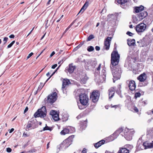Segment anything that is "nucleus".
Returning <instances> with one entry per match:
<instances>
[{"label": "nucleus", "instance_id": "obj_1", "mask_svg": "<svg viewBox=\"0 0 153 153\" xmlns=\"http://www.w3.org/2000/svg\"><path fill=\"white\" fill-rule=\"evenodd\" d=\"M120 55L117 51H113L111 54V68L114 78L113 82L114 80L119 79L120 77L122 71L119 66L116 68L115 66L117 65L119 62Z\"/></svg>", "mask_w": 153, "mask_h": 153}, {"label": "nucleus", "instance_id": "obj_2", "mask_svg": "<svg viewBox=\"0 0 153 153\" xmlns=\"http://www.w3.org/2000/svg\"><path fill=\"white\" fill-rule=\"evenodd\" d=\"M46 114V110L45 107L43 106L41 108L39 109L35 113L34 116L35 117H40L43 118L45 117Z\"/></svg>", "mask_w": 153, "mask_h": 153}, {"label": "nucleus", "instance_id": "obj_3", "mask_svg": "<svg viewBox=\"0 0 153 153\" xmlns=\"http://www.w3.org/2000/svg\"><path fill=\"white\" fill-rule=\"evenodd\" d=\"M135 132L133 129H129L126 128L124 131L125 138L128 140H130L132 139V136Z\"/></svg>", "mask_w": 153, "mask_h": 153}, {"label": "nucleus", "instance_id": "obj_4", "mask_svg": "<svg viewBox=\"0 0 153 153\" xmlns=\"http://www.w3.org/2000/svg\"><path fill=\"white\" fill-rule=\"evenodd\" d=\"M74 137V136L73 135L69 136L68 138L63 141L60 144V147L64 148L68 147L71 144Z\"/></svg>", "mask_w": 153, "mask_h": 153}, {"label": "nucleus", "instance_id": "obj_5", "mask_svg": "<svg viewBox=\"0 0 153 153\" xmlns=\"http://www.w3.org/2000/svg\"><path fill=\"white\" fill-rule=\"evenodd\" d=\"M57 94L56 92H54L50 94L48 97L47 102L52 104L57 100Z\"/></svg>", "mask_w": 153, "mask_h": 153}, {"label": "nucleus", "instance_id": "obj_6", "mask_svg": "<svg viewBox=\"0 0 153 153\" xmlns=\"http://www.w3.org/2000/svg\"><path fill=\"white\" fill-rule=\"evenodd\" d=\"M79 101L83 105H86L88 100L87 95L85 94H82L79 95Z\"/></svg>", "mask_w": 153, "mask_h": 153}, {"label": "nucleus", "instance_id": "obj_7", "mask_svg": "<svg viewBox=\"0 0 153 153\" xmlns=\"http://www.w3.org/2000/svg\"><path fill=\"white\" fill-rule=\"evenodd\" d=\"M146 25L143 23H141L136 25L135 29L138 33L143 32L145 30L146 27Z\"/></svg>", "mask_w": 153, "mask_h": 153}, {"label": "nucleus", "instance_id": "obj_8", "mask_svg": "<svg viewBox=\"0 0 153 153\" xmlns=\"http://www.w3.org/2000/svg\"><path fill=\"white\" fill-rule=\"evenodd\" d=\"M100 94L98 91H93L90 96V98L94 102H97L98 100Z\"/></svg>", "mask_w": 153, "mask_h": 153}, {"label": "nucleus", "instance_id": "obj_9", "mask_svg": "<svg viewBox=\"0 0 153 153\" xmlns=\"http://www.w3.org/2000/svg\"><path fill=\"white\" fill-rule=\"evenodd\" d=\"M35 123V122L33 120H31L30 121H28L25 128L26 130L28 131L30 129L34 128H32V127Z\"/></svg>", "mask_w": 153, "mask_h": 153}, {"label": "nucleus", "instance_id": "obj_10", "mask_svg": "<svg viewBox=\"0 0 153 153\" xmlns=\"http://www.w3.org/2000/svg\"><path fill=\"white\" fill-rule=\"evenodd\" d=\"M76 66L73 65V63H71L66 67L65 71H67L70 73H71L73 72Z\"/></svg>", "mask_w": 153, "mask_h": 153}, {"label": "nucleus", "instance_id": "obj_11", "mask_svg": "<svg viewBox=\"0 0 153 153\" xmlns=\"http://www.w3.org/2000/svg\"><path fill=\"white\" fill-rule=\"evenodd\" d=\"M111 37H108L105 41L104 45L105 47V49L108 50L109 49L110 43L111 41Z\"/></svg>", "mask_w": 153, "mask_h": 153}, {"label": "nucleus", "instance_id": "obj_12", "mask_svg": "<svg viewBox=\"0 0 153 153\" xmlns=\"http://www.w3.org/2000/svg\"><path fill=\"white\" fill-rule=\"evenodd\" d=\"M128 87L129 89L131 91H134L135 90L136 85L134 81V80H131L128 84Z\"/></svg>", "mask_w": 153, "mask_h": 153}, {"label": "nucleus", "instance_id": "obj_13", "mask_svg": "<svg viewBox=\"0 0 153 153\" xmlns=\"http://www.w3.org/2000/svg\"><path fill=\"white\" fill-rule=\"evenodd\" d=\"M70 83V82L68 79H64L62 81V90L64 91V89L66 88V86Z\"/></svg>", "mask_w": 153, "mask_h": 153}, {"label": "nucleus", "instance_id": "obj_14", "mask_svg": "<svg viewBox=\"0 0 153 153\" xmlns=\"http://www.w3.org/2000/svg\"><path fill=\"white\" fill-rule=\"evenodd\" d=\"M137 78L141 82H144L146 79V76L145 73H144L140 74Z\"/></svg>", "mask_w": 153, "mask_h": 153}, {"label": "nucleus", "instance_id": "obj_15", "mask_svg": "<svg viewBox=\"0 0 153 153\" xmlns=\"http://www.w3.org/2000/svg\"><path fill=\"white\" fill-rule=\"evenodd\" d=\"M147 15V13L146 11H144L139 14H138V16L140 19H139V20H141L143 19L146 17Z\"/></svg>", "mask_w": 153, "mask_h": 153}, {"label": "nucleus", "instance_id": "obj_16", "mask_svg": "<svg viewBox=\"0 0 153 153\" xmlns=\"http://www.w3.org/2000/svg\"><path fill=\"white\" fill-rule=\"evenodd\" d=\"M123 129L122 128H119L112 135V136L114 137V138H116L118 135L123 131Z\"/></svg>", "mask_w": 153, "mask_h": 153}, {"label": "nucleus", "instance_id": "obj_17", "mask_svg": "<svg viewBox=\"0 0 153 153\" xmlns=\"http://www.w3.org/2000/svg\"><path fill=\"white\" fill-rule=\"evenodd\" d=\"M115 89L113 87L111 88L108 90L109 92V98H111L113 96L115 93Z\"/></svg>", "mask_w": 153, "mask_h": 153}, {"label": "nucleus", "instance_id": "obj_18", "mask_svg": "<svg viewBox=\"0 0 153 153\" xmlns=\"http://www.w3.org/2000/svg\"><path fill=\"white\" fill-rule=\"evenodd\" d=\"M127 44L129 46H135L136 45L135 40L134 39H128Z\"/></svg>", "mask_w": 153, "mask_h": 153}, {"label": "nucleus", "instance_id": "obj_19", "mask_svg": "<svg viewBox=\"0 0 153 153\" xmlns=\"http://www.w3.org/2000/svg\"><path fill=\"white\" fill-rule=\"evenodd\" d=\"M152 143H148L146 142H144L143 145L145 147V149L151 148H153V142Z\"/></svg>", "mask_w": 153, "mask_h": 153}, {"label": "nucleus", "instance_id": "obj_20", "mask_svg": "<svg viewBox=\"0 0 153 153\" xmlns=\"http://www.w3.org/2000/svg\"><path fill=\"white\" fill-rule=\"evenodd\" d=\"M88 2L87 1H86L81 9L79 11L78 14L80 13H83L88 7Z\"/></svg>", "mask_w": 153, "mask_h": 153}, {"label": "nucleus", "instance_id": "obj_21", "mask_svg": "<svg viewBox=\"0 0 153 153\" xmlns=\"http://www.w3.org/2000/svg\"><path fill=\"white\" fill-rule=\"evenodd\" d=\"M105 142V141L104 140H101L97 143H96L94 144V146L96 148H98L99 147L101 146L102 145L104 144Z\"/></svg>", "mask_w": 153, "mask_h": 153}, {"label": "nucleus", "instance_id": "obj_22", "mask_svg": "<svg viewBox=\"0 0 153 153\" xmlns=\"http://www.w3.org/2000/svg\"><path fill=\"white\" fill-rule=\"evenodd\" d=\"M144 7L141 5L139 7H137L135 8L134 10L136 13H138L143 10L144 9Z\"/></svg>", "mask_w": 153, "mask_h": 153}, {"label": "nucleus", "instance_id": "obj_23", "mask_svg": "<svg viewBox=\"0 0 153 153\" xmlns=\"http://www.w3.org/2000/svg\"><path fill=\"white\" fill-rule=\"evenodd\" d=\"M81 78V82L83 84H85L86 81L88 79V77L85 74H84L83 76H82Z\"/></svg>", "mask_w": 153, "mask_h": 153}, {"label": "nucleus", "instance_id": "obj_24", "mask_svg": "<svg viewBox=\"0 0 153 153\" xmlns=\"http://www.w3.org/2000/svg\"><path fill=\"white\" fill-rule=\"evenodd\" d=\"M118 153H129V150L124 148H120Z\"/></svg>", "mask_w": 153, "mask_h": 153}, {"label": "nucleus", "instance_id": "obj_25", "mask_svg": "<svg viewBox=\"0 0 153 153\" xmlns=\"http://www.w3.org/2000/svg\"><path fill=\"white\" fill-rule=\"evenodd\" d=\"M128 0H115V2L116 4H124L126 3Z\"/></svg>", "mask_w": 153, "mask_h": 153}, {"label": "nucleus", "instance_id": "obj_26", "mask_svg": "<svg viewBox=\"0 0 153 153\" xmlns=\"http://www.w3.org/2000/svg\"><path fill=\"white\" fill-rule=\"evenodd\" d=\"M70 131L67 128H64L62 130L60 133L62 135H65L66 134H68L69 133Z\"/></svg>", "mask_w": 153, "mask_h": 153}, {"label": "nucleus", "instance_id": "obj_27", "mask_svg": "<svg viewBox=\"0 0 153 153\" xmlns=\"http://www.w3.org/2000/svg\"><path fill=\"white\" fill-rule=\"evenodd\" d=\"M133 20L134 22L135 23H137V22L140 21L141 20H139V19L140 18H139L138 16H137V17H136L135 16H133Z\"/></svg>", "mask_w": 153, "mask_h": 153}, {"label": "nucleus", "instance_id": "obj_28", "mask_svg": "<svg viewBox=\"0 0 153 153\" xmlns=\"http://www.w3.org/2000/svg\"><path fill=\"white\" fill-rule=\"evenodd\" d=\"M46 126L44 127L43 129L41 131H45V130H49L50 131H51L52 130V129L50 128V127L47 126V125L46 124Z\"/></svg>", "mask_w": 153, "mask_h": 153}, {"label": "nucleus", "instance_id": "obj_29", "mask_svg": "<svg viewBox=\"0 0 153 153\" xmlns=\"http://www.w3.org/2000/svg\"><path fill=\"white\" fill-rule=\"evenodd\" d=\"M53 120L55 121H57L59 119V114H56V115L53 116L52 117Z\"/></svg>", "mask_w": 153, "mask_h": 153}, {"label": "nucleus", "instance_id": "obj_30", "mask_svg": "<svg viewBox=\"0 0 153 153\" xmlns=\"http://www.w3.org/2000/svg\"><path fill=\"white\" fill-rule=\"evenodd\" d=\"M57 114V112L56 111L53 110L51 111L50 112V114L52 116V117Z\"/></svg>", "mask_w": 153, "mask_h": 153}, {"label": "nucleus", "instance_id": "obj_31", "mask_svg": "<svg viewBox=\"0 0 153 153\" xmlns=\"http://www.w3.org/2000/svg\"><path fill=\"white\" fill-rule=\"evenodd\" d=\"M94 36L93 35H90L89 37H88L87 40V41H90L91 39H94Z\"/></svg>", "mask_w": 153, "mask_h": 153}, {"label": "nucleus", "instance_id": "obj_32", "mask_svg": "<svg viewBox=\"0 0 153 153\" xmlns=\"http://www.w3.org/2000/svg\"><path fill=\"white\" fill-rule=\"evenodd\" d=\"M94 49V48L92 46H90L88 47L87 50L89 52H91L93 51Z\"/></svg>", "mask_w": 153, "mask_h": 153}, {"label": "nucleus", "instance_id": "obj_33", "mask_svg": "<svg viewBox=\"0 0 153 153\" xmlns=\"http://www.w3.org/2000/svg\"><path fill=\"white\" fill-rule=\"evenodd\" d=\"M141 95V94L140 92H137L135 94V98H137L138 97H140Z\"/></svg>", "mask_w": 153, "mask_h": 153}, {"label": "nucleus", "instance_id": "obj_34", "mask_svg": "<svg viewBox=\"0 0 153 153\" xmlns=\"http://www.w3.org/2000/svg\"><path fill=\"white\" fill-rule=\"evenodd\" d=\"M15 41H12L10 44L7 46V48H10L15 43Z\"/></svg>", "mask_w": 153, "mask_h": 153}, {"label": "nucleus", "instance_id": "obj_35", "mask_svg": "<svg viewBox=\"0 0 153 153\" xmlns=\"http://www.w3.org/2000/svg\"><path fill=\"white\" fill-rule=\"evenodd\" d=\"M65 59H62L61 60L59 61L58 62V64H60L59 67L65 61Z\"/></svg>", "mask_w": 153, "mask_h": 153}, {"label": "nucleus", "instance_id": "obj_36", "mask_svg": "<svg viewBox=\"0 0 153 153\" xmlns=\"http://www.w3.org/2000/svg\"><path fill=\"white\" fill-rule=\"evenodd\" d=\"M30 136L29 134H27L26 133L24 132L23 134V137H28Z\"/></svg>", "mask_w": 153, "mask_h": 153}, {"label": "nucleus", "instance_id": "obj_37", "mask_svg": "<svg viewBox=\"0 0 153 153\" xmlns=\"http://www.w3.org/2000/svg\"><path fill=\"white\" fill-rule=\"evenodd\" d=\"M33 53L32 52H31L27 56L26 60H27L31 56H32L33 55Z\"/></svg>", "mask_w": 153, "mask_h": 153}, {"label": "nucleus", "instance_id": "obj_38", "mask_svg": "<svg viewBox=\"0 0 153 153\" xmlns=\"http://www.w3.org/2000/svg\"><path fill=\"white\" fill-rule=\"evenodd\" d=\"M36 151V149H32L28 151V152L30 153H32V152H34Z\"/></svg>", "mask_w": 153, "mask_h": 153}, {"label": "nucleus", "instance_id": "obj_39", "mask_svg": "<svg viewBox=\"0 0 153 153\" xmlns=\"http://www.w3.org/2000/svg\"><path fill=\"white\" fill-rule=\"evenodd\" d=\"M6 151L8 152H10L12 151V149L8 147L7 148Z\"/></svg>", "mask_w": 153, "mask_h": 153}, {"label": "nucleus", "instance_id": "obj_40", "mask_svg": "<svg viewBox=\"0 0 153 153\" xmlns=\"http://www.w3.org/2000/svg\"><path fill=\"white\" fill-rule=\"evenodd\" d=\"M8 39V38L7 37H5L4 38L3 41L4 42V44H5L6 42H7V40Z\"/></svg>", "mask_w": 153, "mask_h": 153}, {"label": "nucleus", "instance_id": "obj_41", "mask_svg": "<svg viewBox=\"0 0 153 153\" xmlns=\"http://www.w3.org/2000/svg\"><path fill=\"white\" fill-rule=\"evenodd\" d=\"M126 34L130 36H132L133 34L130 32L128 31L127 32Z\"/></svg>", "mask_w": 153, "mask_h": 153}, {"label": "nucleus", "instance_id": "obj_42", "mask_svg": "<svg viewBox=\"0 0 153 153\" xmlns=\"http://www.w3.org/2000/svg\"><path fill=\"white\" fill-rule=\"evenodd\" d=\"M114 16V15L113 14H109L108 16V19H110V18L112 17L113 16Z\"/></svg>", "mask_w": 153, "mask_h": 153}, {"label": "nucleus", "instance_id": "obj_43", "mask_svg": "<svg viewBox=\"0 0 153 153\" xmlns=\"http://www.w3.org/2000/svg\"><path fill=\"white\" fill-rule=\"evenodd\" d=\"M57 69H56L54 72L52 74V75L50 76V77L47 79V80L46 81V82H47L49 79L55 73Z\"/></svg>", "mask_w": 153, "mask_h": 153}, {"label": "nucleus", "instance_id": "obj_44", "mask_svg": "<svg viewBox=\"0 0 153 153\" xmlns=\"http://www.w3.org/2000/svg\"><path fill=\"white\" fill-rule=\"evenodd\" d=\"M111 108H117V107H118V105H111Z\"/></svg>", "mask_w": 153, "mask_h": 153}, {"label": "nucleus", "instance_id": "obj_45", "mask_svg": "<svg viewBox=\"0 0 153 153\" xmlns=\"http://www.w3.org/2000/svg\"><path fill=\"white\" fill-rule=\"evenodd\" d=\"M119 91H117L116 92H117V93L118 94H120V89L121 88V86L120 85H119Z\"/></svg>", "mask_w": 153, "mask_h": 153}, {"label": "nucleus", "instance_id": "obj_46", "mask_svg": "<svg viewBox=\"0 0 153 153\" xmlns=\"http://www.w3.org/2000/svg\"><path fill=\"white\" fill-rule=\"evenodd\" d=\"M134 111L136 112H137L138 111V108L136 107H134Z\"/></svg>", "mask_w": 153, "mask_h": 153}, {"label": "nucleus", "instance_id": "obj_47", "mask_svg": "<svg viewBox=\"0 0 153 153\" xmlns=\"http://www.w3.org/2000/svg\"><path fill=\"white\" fill-rule=\"evenodd\" d=\"M57 66V64H55L52 66L51 68L52 69H54Z\"/></svg>", "mask_w": 153, "mask_h": 153}, {"label": "nucleus", "instance_id": "obj_48", "mask_svg": "<svg viewBox=\"0 0 153 153\" xmlns=\"http://www.w3.org/2000/svg\"><path fill=\"white\" fill-rule=\"evenodd\" d=\"M101 64H100L99 65V66H98V67L97 68V70L99 71V70H100V68H101Z\"/></svg>", "mask_w": 153, "mask_h": 153}, {"label": "nucleus", "instance_id": "obj_49", "mask_svg": "<svg viewBox=\"0 0 153 153\" xmlns=\"http://www.w3.org/2000/svg\"><path fill=\"white\" fill-rule=\"evenodd\" d=\"M82 153H87L86 149H84L83 150H82Z\"/></svg>", "mask_w": 153, "mask_h": 153}, {"label": "nucleus", "instance_id": "obj_50", "mask_svg": "<svg viewBox=\"0 0 153 153\" xmlns=\"http://www.w3.org/2000/svg\"><path fill=\"white\" fill-rule=\"evenodd\" d=\"M55 54V53L54 51H53L51 54L50 57H52L54 54Z\"/></svg>", "mask_w": 153, "mask_h": 153}, {"label": "nucleus", "instance_id": "obj_51", "mask_svg": "<svg viewBox=\"0 0 153 153\" xmlns=\"http://www.w3.org/2000/svg\"><path fill=\"white\" fill-rule=\"evenodd\" d=\"M95 49L97 51H99L100 50V48L98 46H96L95 47Z\"/></svg>", "mask_w": 153, "mask_h": 153}, {"label": "nucleus", "instance_id": "obj_52", "mask_svg": "<svg viewBox=\"0 0 153 153\" xmlns=\"http://www.w3.org/2000/svg\"><path fill=\"white\" fill-rule=\"evenodd\" d=\"M14 129L13 128H12L10 130H9V133H11L14 130Z\"/></svg>", "mask_w": 153, "mask_h": 153}, {"label": "nucleus", "instance_id": "obj_53", "mask_svg": "<svg viewBox=\"0 0 153 153\" xmlns=\"http://www.w3.org/2000/svg\"><path fill=\"white\" fill-rule=\"evenodd\" d=\"M15 37V36L13 34H11V35H10L9 36V37L10 38H13Z\"/></svg>", "mask_w": 153, "mask_h": 153}, {"label": "nucleus", "instance_id": "obj_54", "mask_svg": "<svg viewBox=\"0 0 153 153\" xmlns=\"http://www.w3.org/2000/svg\"><path fill=\"white\" fill-rule=\"evenodd\" d=\"M73 24L74 22H72L67 28H68L69 29L73 25Z\"/></svg>", "mask_w": 153, "mask_h": 153}, {"label": "nucleus", "instance_id": "obj_55", "mask_svg": "<svg viewBox=\"0 0 153 153\" xmlns=\"http://www.w3.org/2000/svg\"><path fill=\"white\" fill-rule=\"evenodd\" d=\"M28 110V108H27V107H26L24 110V113H25Z\"/></svg>", "mask_w": 153, "mask_h": 153}, {"label": "nucleus", "instance_id": "obj_56", "mask_svg": "<svg viewBox=\"0 0 153 153\" xmlns=\"http://www.w3.org/2000/svg\"><path fill=\"white\" fill-rule=\"evenodd\" d=\"M51 0H49L48 1V2H47V6H48V5H49V4H50V2H51Z\"/></svg>", "mask_w": 153, "mask_h": 153}, {"label": "nucleus", "instance_id": "obj_57", "mask_svg": "<svg viewBox=\"0 0 153 153\" xmlns=\"http://www.w3.org/2000/svg\"><path fill=\"white\" fill-rule=\"evenodd\" d=\"M50 73L48 72L47 74H46V76H49V75H50Z\"/></svg>", "mask_w": 153, "mask_h": 153}, {"label": "nucleus", "instance_id": "obj_58", "mask_svg": "<svg viewBox=\"0 0 153 153\" xmlns=\"http://www.w3.org/2000/svg\"><path fill=\"white\" fill-rule=\"evenodd\" d=\"M49 143H48L47 144V149H48L49 147Z\"/></svg>", "mask_w": 153, "mask_h": 153}, {"label": "nucleus", "instance_id": "obj_59", "mask_svg": "<svg viewBox=\"0 0 153 153\" xmlns=\"http://www.w3.org/2000/svg\"><path fill=\"white\" fill-rule=\"evenodd\" d=\"M48 20H47V23H46V25H45V27H46V28H47V27H48V26H47V23H48Z\"/></svg>", "mask_w": 153, "mask_h": 153}, {"label": "nucleus", "instance_id": "obj_60", "mask_svg": "<svg viewBox=\"0 0 153 153\" xmlns=\"http://www.w3.org/2000/svg\"><path fill=\"white\" fill-rule=\"evenodd\" d=\"M45 34H44V35L42 36V38H41V40H42V39L44 38V36H45Z\"/></svg>", "mask_w": 153, "mask_h": 153}, {"label": "nucleus", "instance_id": "obj_61", "mask_svg": "<svg viewBox=\"0 0 153 153\" xmlns=\"http://www.w3.org/2000/svg\"><path fill=\"white\" fill-rule=\"evenodd\" d=\"M32 32V30H31L30 32L29 33V34L27 35V37L28 36L30 35V34Z\"/></svg>", "mask_w": 153, "mask_h": 153}, {"label": "nucleus", "instance_id": "obj_62", "mask_svg": "<svg viewBox=\"0 0 153 153\" xmlns=\"http://www.w3.org/2000/svg\"><path fill=\"white\" fill-rule=\"evenodd\" d=\"M99 25H100V23H99V22L97 23V24L96 27H97Z\"/></svg>", "mask_w": 153, "mask_h": 153}, {"label": "nucleus", "instance_id": "obj_63", "mask_svg": "<svg viewBox=\"0 0 153 153\" xmlns=\"http://www.w3.org/2000/svg\"><path fill=\"white\" fill-rule=\"evenodd\" d=\"M129 27L130 28H133V26L132 25H130V26H129Z\"/></svg>", "mask_w": 153, "mask_h": 153}, {"label": "nucleus", "instance_id": "obj_64", "mask_svg": "<svg viewBox=\"0 0 153 153\" xmlns=\"http://www.w3.org/2000/svg\"><path fill=\"white\" fill-rule=\"evenodd\" d=\"M78 106H79V109H82V108L81 107H80V106L79 105H78Z\"/></svg>", "mask_w": 153, "mask_h": 153}]
</instances>
